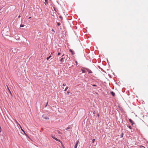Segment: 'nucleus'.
<instances>
[{
    "mask_svg": "<svg viewBox=\"0 0 148 148\" xmlns=\"http://www.w3.org/2000/svg\"><path fill=\"white\" fill-rule=\"evenodd\" d=\"M12 52L14 53H16L17 52V49L15 48H12Z\"/></svg>",
    "mask_w": 148,
    "mask_h": 148,
    "instance_id": "1",
    "label": "nucleus"
},
{
    "mask_svg": "<svg viewBox=\"0 0 148 148\" xmlns=\"http://www.w3.org/2000/svg\"><path fill=\"white\" fill-rule=\"evenodd\" d=\"M84 69H85L87 70L88 72V73H92V71L91 70H90L89 69L87 68H83Z\"/></svg>",
    "mask_w": 148,
    "mask_h": 148,
    "instance_id": "2",
    "label": "nucleus"
},
{
    "mask_svg": "<svg viewBox=\"0 0 148 148\" xmlns=\"http://www.w3.org/2000/svg\"><path fill=\"white\" fill-rule=\"evenodd\" d=\"M42 117L44 118V119L47 120H49V118L47 116H46L45 115L43 114L42 116Z\"/></svg>",
    "mask_w": 148,
    "mask_h": 148,
    "instance_id": "3",
    "label": "nucleus"
},
{
    "mask_svg": "<svg viewBox=\"0 0 148 148\" xmlns=\"http://www.w3.org/2000/svg\"><path fill=\"white\" fill-rule=\"evenodd\" d=\"M129 122L131 123L132 125L133 126L134 124H135L131 119H129Z\"/></svg>",
    "mask_w": 148,
    "mask_h": 148,
    "instance_id": "4",
    "label": "nucleus"
},
{
    "mask_svg": "<svg viewBox=\"0 0 148 148\" xmlns=\"http://www.w3.org/2000/svg\"><path fill=\"white\" fill-rule=\"evenodd\" d=\"M21 131L24 133L25 135H26L27 137H28L29 138V136L27 135L25 133V131L23 130V129H22V128H21Z\"/></svg>",
    "mask_w": 148,
    "mask_h": 148,
    "instance_id": "5",
    "label": "nucleus"
},
{
    "mask_svg": "<svg viewBox=\"0 0 148 148\" xmlns=\"http://www.w3.org/2000/svg\"><path fill=\"white\" fill-rule=\"evenodd\" d=\"M7 89H8V90L10 94L11 95L12 97V94L11 93V92L10 90L9 89V87H8V86H7Z\"/></svg>",
    "mask_w": 148,
    "mask_h": 148,
    "instance_id": "6",
    "label": "nucleus"
},
{
    "mask_svg": "<svg viewBox=\"0 0 148 148\" xmlns=\"http://www.w3.org/2000/svg\"><path fill=\"white\" fill-rule=\"evenodd\" d=\"M110 94L113 97H114L115 96V93L113 91L110 92Z\"/></svg>",
    "mask_w": 148,
    "mask_h": 148,
    "instance_id": "7",
    "label": "nucleus"
},
{
    "mask_svg": "<svg viewBox=\"0 0 148 148\" xmlns=\"http://www.w3.org/2000/svg\"><path fill=\"white\" fill-rule=\"evenodd\" d=\"M69 51L71 52L72 55H73L74 54H75L74 52L71 49H70Z\"/></svg>",
    "mask_w": 148,
    "mask_h": 148,
    "instance_id": "8",
    "label": "nucleus"
},
{
    "mask_svg": "<svg viewBox=\"0 0 148 148\" xmlns=\"http://www.w3.org/2000/svg\"><path fill=\"white\" fill-rule=\"evenodd\" d=\"M84 67H82L81 70L82 71V73H85L86 72L84 70Z\"/></svg>",
    "mask_w": 148,
    "mask_h": 148,
    "instance_id": "9",
    "label": "nucleus"
},
{
    "mask_svg": "<svg viewBox=\"0 0 148 148\" xmlns=\"http://www.w3.org/2000/svg\"><path fill=\"white\" fill-rule=\"evenodd\" d=\"M15 38L17 40H20V38L18 36H15Z\"/></svg>",
    "mask_w": 148,
    "mask_h": 148,
    "instance_id": "10",
    "label": "nucleus"
},
{
    "mask_svg": "<svg viewBox=\"0 0 148 148\" xmlns=\"http://www.w3.org/2000/svg\"><path fill=\"white\" fill-rule=\"evenodd\" d=\"M54 139L56 141H58L59 142H60L61 143L62 142V141L58 139L56 137Z\"/></svg>",
    "mask_w": 148,
    "mask_h": 148,
    "instance_id": "11",
    "label": "nucleus"
},
{
    "mask_svg": "<svg viewBox=\"0 0 148 148\" xmlns=\"http://www.w3.org/2000/svg\"><path fill=\"white\" fill-rule=\"evenodd\" d=\"M72 127L71 125L69 126L66 129V130H68L69 129H71Z\"/></svg>",
    "mask_w": 148,
    "mask_h": 148,
    "instance_id": "12",
    "label": "nucleus"
},
{
    "mask_svg": "<svg viewBox=\"0 0 148 148\" xmlns=\"http://www.w3.org/2000/svg\"><path fill=\"white\" fill-rule=\"evenodd\" d=\"M60 61L62 62H63L64 61V58H62L60 60Z\"/></svg>",
    "mask_w": 148,
    "mask_h": 148,
    "instance_id": "13",
    "label": "nucleus"
},
{
    "mask_svg": "<svg viewBox=\"0 0 148 148\" xmlns=\"http://www.w3.org/2000/svg\"><path fill=\"white\" fill-rule=\"evenodd\" d=\"M51 55H50L49 57H47V60H48L50 58H51Z\"/></svg>",
    "mask_w": 148,
    "mask_h": 148,
    "instance_id": "14",
    "label": "nucleus"
},
{
    "mask_svg": "<svg viewBox=\"0 0 148 148\" xmlns=\"http://www.w3.org/2000/svg\"><path fill=\"white\" fill-rule=\"evenodd\" d=\"M45 4H46V3L47 4H48V0H45Z\"/></svg>",
    "mask_w": 148,
    "mask_h": 148,
    "instance_id": "15",
    "label": "nucleus"
},
{
    "mask_svg": "<svg viewBox=\"0 0 148 148\" xmlns=\"http://www.w3.org/2000/svg\"><path fill=\"white\" fill-rule=\"evenodd\" d=\"M123 132H122L121 134L120 135L121 137V138L123 137Z\"/></svg>",
    "mask_w": 148,
    "mask_h": 148,
    "instance_id": "16",
    "label": "nucleus"
},
{
    "mask_svg": "<svg viewBox=\"0 0 148 148\" xmlns=\"http://www.w3.org/2000/svg\"><path fill=\"white\" fill-rule=\"evenodd\" d=\"M24 25H23L22 24H21L20 25V27H23L24 26Z\"/></svg>",
    "mask_w": 148,
    "mask_h": 148,
    "instance_id": "17",
    "label": "nucleus"
},
{
    "mask_svg": "<svg viewBox=\"0 0 148 148\" xmlns=\"http://www.w3.org/2000/svg\"><path fill=\"white\" fill-rule=\"evenodd\" d=\"M57 132L59 134H61V132H60L59 131V130H57Z\"/></svg>",
    "mask_w": 148,
    "mask_h": 148,
    "instance_id": "18",
    "label": "nucleus"
},
{
    "mask_svg": "<svg viewBox=\"0 0 148 148\" xmlns=\"http://www.w3.org/2000/svg\"><path fill=\"white\" fill-rule=\"evenodd\" d=\"M77 144H76L74 146V148H77Z\"/></svg>",
    "mask_w": 148,
    "mask_h": 148,
    "instance_id": "19",
    "label": "nucleus"
},
{
    "mask_svg": "<svg viewBox=\"0 0 148 148\" xmlns=\"http://www.w3.org/2000/svg\"><path fill=\"white\" fill-rule=\"evenodd\" d=\"M59 18H60L61 19V20H62L63 18L62 16H59Z\"/></svg>",
    "mask_w": 148,
    "mask_h": 148,
    "instance_id": "20",
    "label": "nucleus"
},
{
    "mask_svg": "<svg viewBox=\"0 0 148 148\" xmlns=\"http://www.w3.org/2000/svg\"><path fill=\"white\" fill-rule=\"evenodd\" d=\"M68 87H66V88H65L64 89V91H66L68 89Z\"/></svg>",
    "mask_w": 148,
    "mask_h": 148,
    "instance_id": "21",
    "label": "nucleus"
},
{
    "mask_svg": "<svg viewBox=\"0 0 148 148\" xmlns=\"http://www.w3.org/2000/svg\"><path fill=\"white\" fill-rule=\"evenodd\" d=\"M51 137H52V138H53V139H54L55 138L53 135V134H51Z\"/></svg>",
    "mask_w": 148,
    "mask_h": 148,
    "instance_id": "22",
    "label": "nucleus"
},
{
    "mask_svg": "<svg viewBox=\"0 0 148 148\" xmlns=\"http://www.w3.org/2000/svg\"><path fill=\"white\" fill-rule=\"evenodd\" d=\"M140 148H145L144 146L141 145L140 146Z\"/></svg>",
    "mask_w": 148,
    "mask_h": 148,
    "instance_id": "23",
    "label": "nucleus"
},
{
    "mask_svg": "<svg viewBox=\"0 0 148 148\" xmlns=\"http://www.w3.org/2000/svg\"><path fill=\"white\" fill-rule=\"evenodd\" d=\"M92 86L94 87H96L97 86V85L95 84H91Z\"/></svg>",
    "mask_w": 148,
    "mask_h": 148,
    "instance_id": "24",
    "label": "nucleus"
},
{
    "mask_svg": "<svg viewBox=\"0 0 148 148\" xmlns=\"http://www.w3.org/2000/svg\"><path fill=\"white\" fill-rule=\"evenodd\" d=\"M70 93V92L69 91H68L66 93V94L68 95H69Z\"/></svg>",
    "mask_w": 148,
    "mask_h": 148,
    "instance_id": "25",
    "label": "nucleus"
},
{
    "mask_svg": "<svg viewBox=\"0 0 148 148\" xmlns=\"http://www.w3.org/2000/svg\"><path fill=\"white\" fill-rule=\"evenodd\" d=\"M95 140V139H93L92 140V143H94Z\"/></svg>",
    "mask_w": 148,
    "mask_h": 148,
    "instance_id": "26",
    "label": "nucleus"
},
{
    "mask_svg": "<svg viewBox=\"0 0 148 148\" xmlns=\"http://www.w3.org/2000/svg\"><path fill=\"white\" fill-rule=\"evenodd\" d=\"M61 24L60 23L58 22L57 23V25L58 26H60V25Z\"/></svg>",
    "mask_w": 148,
    "mask_h": 148,
    "instance_id": "27",
    "label": "nucleus"
},
{
    "mask_svg": "<svg viewBox=\"0 0 148 148\" xmlns=\"http://www.w3.org/2000/svg\"><path fill=\"white\" fill-rule=\"evenodd\" d=\"M128 127L129 129H132V127H131V126L130 125H129L128 126Z\"/></svg>",
    "mask_w": 148,
    "mask_h": 148,
    "instance_id": "28",
    "label": "nucleus"
},
{
    "mask_svg": "<svg viewBox=\"0 0 148 148\" xmlns=\"http://www.w3.org/2000/svg\"><path fill=\"white\" fill-rule=\"evenodd\" d=\"M58 51H61V49L60 48H58Z\"/></svg>",
    "mask_w": 148,
    "mask_h": 148,
    "instance_id": "29",
    "label": "nucleus"
},
{
    "mask_svg": "<svg viewBox=\"0 0 148 148\" xmlns=\"http://www.w3.org/2000/svg\"><path fill=\"white\" fill-rule=\"evenodd\" d=\"M18 125L20 127L21 129L22 128L21 125L19 124H18Z\"/></svg>",
    "mask_w": 148,
    "mask_h": 148,
    "instance_id": "30",
    "label": "nucleus"
},
{
    "mask_svg": "<svg viewBox=\"0 0 148 148\" xmlns=\"http://www.w3.org/2000/svg\"><path fill=\"white\" fill-rule=\"evenodd\" d=\"M62 85L63 86H66V84H63Z\"/></svg>",
    "mask_w": 148,
    "mask_h": 148,
    "instance_id": "31",
    "label": "nucleus"
},
{
    "mask_svg": "<svg viewBox=\"0 0 148 148\" xmlns=\"http://www.w3.org/2000/svg\"><path fill=\"white\" fill-rule=\"evenodd\" d=\"M79 143V140H77V141H76V144H78V143Z\"/></svg>",
    "mask_w": 148,
    "mask_h": 148,
    "instance_id": "32",
    "label": "nucleus"
},
{
    "mask_svg": "<svg viewBox=\"0 0 148 148\" xmlns=\"http://www.w3.org/2000/svg\"><path fill=\"white\" fill-rule=\"evenodd\" d=\"M48 102H47V103H46V105L45 106V107H47V104H48Z\"/></svg>",
    "mask_w": 148,
    "mask_h": 148,
    "instance_id": "33",
    "label": "nucleus"
},
{
    "mask_svg": "<svg viewBox=\"0 0 148 148\" xmlns=\"http://www.w3.org/2000/svg\"><path fill=\"white\" fill-rule=\"evenodd\" d=\"M75 63L76 64V65H77V61H75Z\"/></svg>",
    "mask_w": 148,
    "mask_h": 148,
    "instance_id": "34",
    "label": "nucleus"
},
{
    "mask_svg": "<svg viewBox=\"0 0 148 148\" xmlns=\"http://www.w3.org/2000/svg\"><path fill=\"white\" fill-rule=\"evenodd\" d=\"M60 54V52H59L58 54V56Z\"/></svg>",
    "mask_w": 148,
    "mask_h": 148,
    "instance_id": "35",
    "label": "nucleus"
},
{
    "mask_svg": "<svg viewBox=\"0 0 148 148\" xmlns=\"http://www.w3.org/2000/svg\"><path fill=\"white\" fill-rule=\"evenodd\" d=\"M52 31H53V32H55V31H54V29H52Z\"/></svg>",
    "mask_w": 148,
    "mask_h": 148,
    "instance_id": "36",
    "label": "nucleus"
},
{
    "mask_svg": "<svg viewBox=\"0 0 148 148\" xmlns=\"http://www.w3.org/2000/svg\"><path fill=\"white\" fill-rule=\"evenodd\" d=\"M93 114H95V111H94V112H93Z\"/></svg>",
    "mask_w": 148,
    "mask_h": 148,
    "instance_id": "37",
    "label": "nucleus"
},
{
    "mask_svg": "<svg viewBox=\"0 0 148 148\" xmlns=\"http://www.w3.org/2000/svg\"><path fill=\"white\" fill-rule=\"evenodd\" d=\"M16 123L17 125H18V124H19V123H18V122L16 121Z\"/></svg>",
    "mask_w": 148,
    "mask_h": 148,
    "instance_id": "38",
    "label": "nucleus"
},
{
    "mask_svg": "<svg viewBox=\"0 0 148 148\" xmlns=\"http://www.w3.org/2000/svg\"><path fill=\"white\" fill-rule=\"evenodd\" d=\"M21 17V16L20 15H19L18 16V18H19L20 17Z\"/></svg>",
    "mask_w": 148,
    "mask_h": 148,
    "instance_id": "39",
    "label": "nucleus"
},
{
    "mask_svg": "<svg viewBox=\"0 0 148 148\" xmlns=\"http://www.w3.org/2000/svg\"><path fill=\"white\" fill-rule=\"evenodd\" d=\"M31 18V17H29V18H29V19H30V18Z\"/></svg>",
    "mask_w": 148,
    "mask_h": 148,
    "instance_id": "40",
    "label": "nucleus"
},
{
    "mask_svg": "<svg viewBox=\"0 0 148 148\" xmlns=\"http://www.w3.org/2000/svg\"><path fill=\"white\" fill-rule=\"evenodd\" d=\"M64 55H62V56H64Z\"/></svg>",
    "mask_w": 148,
    "mask_h": 148,
    "instance_id": "41",
    "label": "nucleus"
},
{
    "mask_svg": "<svg viewBox=\"0 0 148 148\" xmlns=\"http://www.w3.org/2000/svg\"><path fill=\"white\" fill-rule=\"evenodd\" d=\"M97 115H98V116H99V114H98V113L97 114Z\"/></svg>",
    "mask_w": 148,
    "mask_h": 148,
    "instance_id": "42",
    "label": "nucleus"
}]
</instances>
